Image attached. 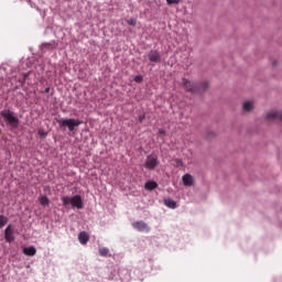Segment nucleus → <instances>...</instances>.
<instances>
[{
  "label": "nucleus",
  "mask_w": 282,
  "mask_h": 282,
  "mask_svg": "<svg viewBox=\"0 0 282 282\" xmlns=\"http://www.w3.org/2000/svg\"><path fill=\"white\" fill-rule=\"evenodd\" d=\"M182 87L185 91H189L191 94H202L208 89V82L203 83H193L186 78L182 79Z\"/></svg>",
  "instance_id": "1"
},
{
  "label": "nucleus",
  "mask_w": 282,
  "mask_h": 282,
  "mask_svg": "<svg viewBox=\"0 0 282 282\" xmlns=\"http://www.w3.org/2000/svg\"><path fill=\"white\" fill-rule=\"evenodd\" d=\"M0 116L3 118V120H6L7 124H9L11 129H19V117H17L12 110H2Z\"/></svg>",
  "instance_id": "2"
},
{
  "label": "nucleus",
  "mask_w": 282,
  "mask_h": 282,
  "mask_svg": "<svg viewBox=\"0 0 282 282\" xmlns=\"http://www.w3.org/2000/svg\"><path fill=\"white\" fill-rule=\"evenodd\" d=\"M57 123L61 127V129L67 127L69 131H74L76 127H80V124H83V121L78 119H58Z\"/></svg>",
  "instance_id": "3"
},
{
  "label": "nucleus",
  "mask_w": 282,
  "mask_h": 282,
  "mask_svg": "<svg viewBox=\"0 0 282 282\" xmlns=\"http://www.w3.org/2000/svg\"><path fill=\"white\" fill-rule=\"evenodd\" d=\"M132 227L139 232H151V228L149 227V225L142 220L133 223Z\"/></svg>",
  "instance_id": "4"
},
{
  "label": "nucleus",
  "mask_w": 282,
  "mask_h": 282,
  "mask_svg": "<svg viewBox=\"0 0 282 282\" xmlns=\"http://www.w3.org/2000/svg\"><path fill=\"white\" fill-rule=\"evenodd\" d=\"M156 165H158V156L149 155L145 160V169H149V171H153V169H155Z\"/></svg>",
  "instance_id": "5"
},
{
  "label": "nucleus",
  "mask_w": 282,
  "mask_h": 282,
  "mask_svg": "<svg viewBox=\"0 0 282 282\" xmlns=\"http://www.w3.org/2000/svg\"><path fill=\"white\" fill-rule=\"evenodd\" d=\"M4 239L8 243H12L14 241V229L12 225H9L4 230Z\"/></svg>",
  "instance_id": "6"
},
{
  "label": "nucleus",
  "mask_w": 282,
  "mask_h": 282,
  "mask_svg": "<svg viewBox=\"0 0 282 282\" xmlns=\"http://www.w3.org/2000/svg\"><path fill=\"white\" fill-rule=\"evenodd\" d=\"M148 58L151 63H160L162 61V55L158 51H150L148 53Z\"/></svg>",
  "instance_id": "7"
},
{
  "label": "nucleus",
  "mask_w": 282,
  "mask_h": 282,
  "mask_svg": "<svg viewBox=\"0 0 282 282\" xmlns=\"http://www.w3.org/2000/svg\"><path fill=\"white\" fill-rule=\"evenodd\" d=\"M267 120L282 122V111H271L267 113Z\"/></svg>",
  "instance_id": "8"
},
{
  "label": "nucleus",
  "mask_w": 282,
  "mask_h": 282,
  "mask_svg": "<svg viewBox=\"0 0 282 282\" xmlns=\"http://www.w3.org/2000/svg\"><path fill=\"white\" fill-rule=\"evenodd\" d=\"M70 205L80 210V208H83V197H80V195H75L70 198Z\"/></svg>",
  "instance_id": "9"
},
{
  "label": "nucleus",
  "mask_w": 282,
  "mask_h": 282,
  "mask_svg": "<svg viewBox=\"0 0 282 282\" xmlns=\"http://www.w3.org/2000/svg\"><path fill=\"white\" fill-rule=\"evenodd\" d=\"M78 239L82 246H87V242L89 241V234H87V231H82L78 235Z\"/></svg>",
  "instance_id": "10"
},
{
  "label": "nucleus",
  "mask_w": 282,
  "mask_h": 282,
  "mask_svg": "<svg viewBox=\"0 0 282 282\" xmlns=\"http://www.w3.org/2000/svg\"><path fill=\"white\" fill-rule=\"evenodd\" d=\"M184 186H193L195 180L193 178V175L185 174L182 177Z\"/></svg>",
  "instance_id": "11"
},
{
  "label": "nucleus",
  "mask_w": 282,
  "mask_h": 282,
  "mask_svg": "<svg viewBox=\"0 0 282 282\" xmlns=\"http://www.w3.org/2000/svg\"><path fill=\"white\" fill-rule=\"evenodd\" d=\"M158 183L155 181H148L144 185L145 191H155Z\"/></svg>",
  "instance_id": "12"
},
{
  "label": "nucleus",
  "mask_w": 282,
  "mask_h": 282,
  "mask_svg": "<svg viewBox=\"0 0 282 282\" xmlns=\"http://www.w3.org/2000/svg\"><path fill=\"white\" fill-rule=\"evenodd\" d=\"M23 253L26 254V257H34V254H36V248L26 247L23 249Z\"/></svg>",
  "instance_id": "13"
},
{
  "label": "nucleus",
  "mask_w": 282,
  "mask_h": 282,
  "mask_svg": "<svg viewBox=\"0 0 282 282\" xmlns=\"http://www.w3.org/2000/svg\"><path fill=\"white\" fill-rule=\"evenodd\" d=\"M242 109L243 111H252L254 109V104L252 101H245Z\"/></svg>",
  "instance_id": "14"
},
{
  "label": "nucleus",
  "mask_w": 282,
  "mask_h": 282,
  "mask_svg": "<svg viewBox=\"0 0 282 282\" xmlns=\"http://www.w3.org/2000/svg\"><path fill=\"white\" fill-rule=\"evenodd\" d=\"M164 204L167 208H177V203L171 198H165Z\"/></svg>",
  "instance_id": "15"
},
{
  "label": "nucleus",
  "mask_w": 282,
  "mask_h": 282,
  "mask_svg": "<svg viewBox=\"0 0 282 282\" xmlns=\"http://www.w3.org/2000/svg\"><path fill=\"white\" fill-rule=\"evenodd\" d=\"M40 204L42 206H50V198H47V196H41L40 197Z\"/></svg>",
  "instance_id": "16"
},
{
  "label": "nucleus",
  "mask_w": 282,
  "mask_h": 282,
  "mask_svg": "<svg viewBox=\"0 0 282 282\" xmlns=\"http://www.w3.org/2000/svg\"><path fill=\"white\" fill-rule=\"evenodd\" d=\"M100 257H108L109 256V249L108 248H100L99 249Z\"/></svg>",
  "instance_id": "17"
},
{
  "label": "nucleus",
  "mask_w": 282,
  "mask_h": 282,
  "mask_svg": "<svg viewBox=\"0 0 282 282\" xmlns=\"http://www.w3.org/2000/svg\"><path fill=\"white\" fill-rule=\"evenodd\" d=\"M8 224V217L0 215V228H3Z\"/></svg>",
  "instance_id": "18"
},
{
  "label": "nucleus",
  "mask_w": 282,
  "mask_h": 282,
  "mask_svg": "<svg viewBox=\"0 0 282 282\" xmlns=\"http://www.w3.org/2000/svg\"><path fill=\"white\" fill-rule=\"evenodd\" d=\"M63 202V206H69V204H72V198H69V196H64L62 198Z\"/></svg>",
  "instance_id": "19"
},
{
  "label": "nucleus",
  "mask_w": 282,
  "mask_h": 282,
  "mask_svg": "<svg viewBox=\"0 0 282 282\" xmlns=\"http://www.w3.org/2000/svg\"><path fill=\"white\" fill-rule=\"evenodd\" d=\"M126 21H127L128 25H132V26H135L138 23V20L135 18H130Z\"/></svg>",
  "instance_id": "20"
},
{
  "label": "nucleus",
  "mask_w": 282,
  "mask_h": 282,
  "mask_svg": "<svg viewBox=\"0 0 282 282\" xmlns=\"http://www.w3.org/2000/svg\"><path fill=\"white\" fill-rule=\"evenodd\" d=\"M167 6H177L180 3V0H166Z\"/></svg>",
  "instance_id": "21"
},
{
  "label": "nucleus",
  "mask_w": 282,
  "mask_h": 282,
  "mask_svg": "<svg viewBox=\"0 0 282 282\" xmlns=\"http://www.w3.org/2000/svg\"><path fill=\"white\" fill-rule=\"evenodd\" d=\"M142 80H144L142 75H138V76L134 77V83H142Z\"/></svg>",
  "instance_id": "22"
},
{
  "label": "nucleus",
  "mask_w": 282,
  "mask_h": 282,
  "mask_svg": "<svg viewBox=\"0 0 282 282\" xmlns=\"http://www.w3.org/2000/svg\"><path fill=\"white\" fill-rule=\"evenodd\" d=\"M28 74H24L23 75V78H22V80H20V83L23 85L24 83H25V80H28Z\"/></svg>",
  "instance_id": "23"
},
{
  "label": "nucleus",
  "mask_w": 282,
  "mask_h": 282,
  "mask_svg": "<svg viewBox=\"0 0 282 282\" xmlns=\"http://www.w3.org/2000/svg\"><path fill=\"white\" fill-rule=\"evenodd\" d=\"M147 118L145 115H140L139 116V122H144V119Z\"/></svg>",
  "instance_id": "24"
},
{
  "label": "nucleus",
  "mask_w": 282,
  "mask_h": 282,
  "mask_svg": "<svg viewBox=\"0 0 282 282\" xmlns=\"http://www.w3.org/2000/svg\"><path fill=\"white\" fill-rule=\"evenodd\" d=\"M159 134H160V135H166V130H164V129H159Z\"/></svg>",
  "instance_id": "25"
},
{
  "label": "nucleus",
  "mask_w": 282,
  "mask_h": 282,
  "mask_svg": "<svg viewBox=\"0 0 282 282\" xmlns=\"http://www.w3.org/2000/svg\"><path fill=\"white\" fill-rule=\"evenodd\" d=\"M272 65H273V67H276V61H274V62L272 63Z\"/></svg>",
  "instance_id": "26"
},
{
  "label": "nucleus",
  "mask_w": 282,
  "mask_h": 282,
  "mask_svg": "<svg viewBox=\"0 0 282 282\" xmlns=\"http://www.w3.org/2000/svg\"><path fill=\"white\" fill-rule=\"evenodd\" d=\"M45 91H46V94H50V88H46Z\"/></svg>",
  "instance_id": "27"
}]
</instances>
